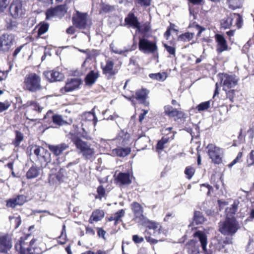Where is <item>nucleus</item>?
<instances>
[{
  "label": "nucleus",
  "mask_w": 254,
  "mask_h": 254,
  "mask_svg": "<svg viewBox=\"0 0 254 254\" xmlns=\"http://www.w3.org/2000/svg\"><path fill=\"white\" fill-rule=\"evenodd\" d=\"M69 138L75 145L78 153L86 160H91L95 154V149L91 144L82 140L78 135V133L70 131Z\"/></svg>",
  "instance_id": "f257e3e1"
},
{
  "label": "nucleus",
  "mask_w": 254,
  "mask_h": 254,
  "mask_svg": "<svg viewBox=\"0 0 254 254\" xmlns=\"http://www.w3.org/2000/svg\"><path fill=\"white\" fill-rule=\"evenodd\" d=\"M124 26L127 28L136 29V33L145 35L152 32L151 24L149 21H146L140 24L137 17L134 13L131 11L128 13L124 20Z\"/></svg>",
  "instance_id": "f03ea898"
},
{
  "label": "nucleus",
  "mask_w": 254,
  "mask_h": 254,
  "mask_svg": "<svg viewBox=\"0 0 254 254\" xmlns=\"http://www.w3.org/2000/svg\"><path fill=\"white\" fill-rule=\"evenodd\" d=\"M218 231L224 236H233L240 228L239 224L235 218L226 217L218 224Z\"/></svg>",
  "instance_id": "7ed1b4c3"
},
{
  "label": "nucleus",
  "mask_w": 254,
  "mask_h": 254,
  "mask_svg": "<svg viewBox=\"0 0 254 254\" xmlns=\"http://www.w3.org/2000/svg\"><path fill=\"white\" fill-rule=\"evenodd\" d=\"M164 113L169 119L174 121L179 125L184 124L188 117L181 109L174 108L170 105L164 107Z\"/></svg>",
  "instance_id": "20e7f679"
},
{
  "label": "nucleus",
  "mask_w": 254,
  "mask_h": 254,
  "mask_svg": "<svg viewBox=\"0 0 254 254\" xmlns=\"http://www.w3.org/2000/svg\"><path fill=\"white\" fill-rule=\"evenodd\" d=\"M72 23L76 28L81 30L90 28L92 24L88 13L81 12L78 10H75V12L73 14Z\"/></svg>",
  "instance_id": "39448f33"
},
{
  "label": "nucleus",
  "mask_w": 254,
  "mask_h": 254,
  "mask_svg": "<svg viewBox=\"0 0 254 254\" xmlns=\"http://www.w3.org/2000/svg\"><path fill=\"white\" fill-rule=\"evenodd\" d=\"M207 152L212 163L219 165L223 162L224 151L222 148L213 143H209L206 146Z\"/></svg>",
  "instance_id": "423d86ee"
},
{
  "label": "nucleus",
  "mask_w": 254,
  "mask_h": 254,
  "mask_svg": "<svg viewBox=\"0 0 254 254\" xmlns=\"http://www.w3.org/2000/svg\"><path fill=\"white\" fill-rule=\"evenodd\" d=\"M148 34H141L142 37L139 39L138 49L143 53L154 54L157 51L158 47L156 42L147 39L149 37Z\"/></svg>",
  "instance_id": "0eeeda50"
},
{
  "label": "nucleus",
  "mask_w": 254,
  "mask_h": 254,
  "mask_svg": "<svg viewBox=\"0 0 254 254\" xmlns=\"http://www.w3.org/2000/svg\"><path fill=\"white\" fill-rule=\"evenodd\" d=\"M173 127H169L163 129V136L158 141L155 148L157 152H160L167 147V144L174 139L176 131L172 130Z\"/></svg>",
  "instance_id": "6e6552de"
},
{
  "label": "nucleus",
  "mask_w": 254,
  "mask_h": 254,
  "mask_svg": "<svg viewBox=\"0 0 254 254\" xmlns=\"http://www.w3.org/2000/svg\"><path fill=\"white\" fill-rule=\"evenodd\" d=\"M115 183L120 187L128 186L134 179L132 169L128 170L126 172H120L114 175Z\"/></svg>",
  "instance_id": "1a4fd4ad"
},
{
  "label": "nucleus",
  "mask_w": 254,
  "mask_h": 254,
  "mask_svg": "<svg viewBox=\"0 0 254 254\" xmlns=\"http://www.w3.org/2000/svg\"><path fill=\"white\" fill-rule=\"evenodd\" d=\"M10 15L14 19L23 17L25 14V9L23 6L22 0H12L9 7Z\"/></svg>",
  "instance_id": "9d476101"
},
{
  "label": "nucleus",
  "mask_w": 254,
  "mask_h": 254,
  "mask_svg": "<svg viewBox=\"0 0 254 254\" xmlns=\"http://www.w3.org/2000/svg\"><path fill=\"white\" fill-rule=\"evenodd\" d=\"M114 62L111 60H107L105 64H101L102 73L107 79H110L115 77L119 72L121 66H114Z\"/></svg>",
  "instance_id": "9b49d317"
},
{
  "label": "nucleus",
  "mask_w": 254,
  "mask_h": 254,
  "mask_svg": "<svg viewBox=\"0 0 254 254\" xmlns=\"http://www.w3.org/2000/svg\"><path fill=\"white\" fill-rule=\"evenodd\" d=\"M221 81V84L224 89H231L236 86L239 81V78L235 74H229L227 73H222L219 74Z\"/></svg>",
  "instance_id": "f8f14e48"
},
{
  "label": "nucleus",
  "mask_w": 254,
  "mask_h": 254,
  "mask_svg": "<svg viewBox=\"0 0 254 254\" xmlns=\"http://www.w3.org/2000/svg\"><path fill=\"white\" fill-rule=\"evenodd\" d=\"M34 153L36 156L35 159V165L39 167H46L48 162L49 153L44 147L39 146L36 148Z\"/></svg>",
  "instance_id": "ddd939ff"
},
{
  "label": "nucleus",
  "mask_w": 254,
  "mask_h": 254,
  "mask_svg": "<svg viewBox=\"0 0 254 254\" xmlns=\"http://www.w3.org/2000/svg\"><path fill=\"white\" fill-rule=\"evenodd\" d=\"M82 83V79L80 78H67L65 85L60 89V92L63 94H65L67 92L76 90L79 88Z\"/></svg>",
  "instance_id": "4468645a"
},
{
  "label": "nucleus",
  "mask_w": 254,
  "mask_h": 254,
  "mask_svg": "<svg viewBox=\"0 0 254 254\" xmlns=\"http://www.w3.org/2000/svg\"><path fill=\"white\" fill-rule=\"evenodd\" d=\"M14 36L4 33L0 36V52H8L14 42Z\"/></svg>",
  "instance_id": "2eb2a0df"
},
{
  "label": "nucleus",
  "mask_w": 254,
  "mask_h": 254,
  "mask_svg": "<svg viewBox=\"0 0 254 254\" xmlns=\"http://www.w3.org/2000/svg\"><path fill=\"white\" fill-rule=\"evenodd\" d=\"M149 91L146 88H142L135 91V95L131 97L130 99H135L140 104L145 107L149 106V102L147 101Z\"/></svg>",
  "instance_id": "dca6fc26"
},
{
  "label": "nucleus",
  "mask_w": 254,
  "mask_h": 254,
  "mask_svg": "<svg viewBox=\"0 0 254 254\" xmlns=\"http://www.w3.org/2000/svg\"><path fill=\"white\" fill-rule=\"evenodd\" d=\"M43 74L50 82L62 81L64 77L62 72L55 69L44 71Z\"/></svg>",
  "instance_id": "f3484780"
},
{
  "label": "nucleus",
  "mask_w": 254,
  "mask_h": 254,
  "mask_svg": "<svg viewBox=\"0 0 254 254\" xmlns=\"http://www.w3.org/2000/svg\"><path fill=\"white\" fill-rule=\"evenodd\" d=\"M215 38L216 42V52L218 53H221L223 52L228 50V45L224 36L216 34L215 35Z\"/></svg>",
  "instance_id": "a211bd4d"
},
{
  "label": "nucleus",
  "mask_w": 254,
  "mask_h": 254,
  "mask_svg": "<svg viewBox=\"0 0 254 254\" xmlns=\"http://www.w3.org/2000/svg\"><path fill=\"white\" fill-rule=\"evenodd\" d=\"M130 137V134L128 132L122 130L117 137V145L124 147L129 146L128 145L129 144Z\"/></svg>",
  "instance_id": "6ab92c4d"
},
{
  "label": "nucleus",
  "mask_w": 254,
  "mask_h": 254,
  "mask_svg": "<svg viewBox=\"0 0 254 254\" xmlns=\"http://www.w3.org/2000/svg\"><path fill=\"white\" fill-rule=\"evenodd\" d=\"M12 247L11 239L7 235H0V252L6 253Z\"/></svg>",
  "instance_id": "aec40b11"
},
{
  "label": "nucleus",
  "mask_w": 254,
  "mask_h": 254,
  "mask_svg": "<svg viewBox=\"0 0 254 254\" xmlns=\"http://www.w3.org/2000/svg\"><path fill=\"white\" fill-rule=\"evenodd\" d=\"M130 208L135 218L142 220L144 218V209L142 206L136 201H133L130 204Z\"/></svg>",
  "instance_id": "412c9836"
},
{
  "label": "nucleus",
  "mask_w": 254,
  "mask_h": 254,
  "mask_svg": "<svg viewBox=\"0 0 254 254\" xmlns=\"http://www.w3.org/2000/svg\"><path fill=\"white\" fill-rule=\"evenodd\" d=\"M131 151V148L130 146H121L117 145L116 148L112 150V153L114 155L120 157H125L128 155Z\"/></svg>",
  "instance_id": "4be33fe9"
},
{
  "label": "nucleus",
  "mask_w": 254,
  "mask_h": 254,
  "mask_svg": "<svg viewBox=\"0 0 254 254\" xmlns=\"http://www.w3.org/2000/svg\"><path fill=\"white\" fill-rule=\"evenodd\" d=\"M32 240L29 242L30 245L28 246L25 242L20 240L15 245V248L20 254H32L31 252V244Z\"/></svg>",
  "instance_id": "5701e85b"
},
{
  "label": "nucleus",
  "mask_w": 254,
  "mask_h": 254,
  "mask_svg": "<svg viewBox=\"0 0 254 254\" xmlns=\"http://www.w3.org/2000/svg\"><path fill=\"white\" fill-rule=\"evenodd\" d=\"M69 147L68 144L63 143L57 145H49L48 148L56 156H59Z\"/></svg>",
  "instance_id": "b1692460"
},
{
  "label": "nucleus",
  "mask_w": 254,
  "mask_h": 254,
  "mask_svg": "<svg viewBox=\"0 0 254 254\" xmlns=\"http://www.w3.org/2000/svg\"><path fill=\"white\" fill-rule=\"evenodd\" d=\"M99 77V71H95L93 70H91L86 75L84 81L87 85H91L93 84L98 78Z\"/></svg>",
  "instance_id": "393cba45"
},
{
  "label": "nucleus",
  "mask_w": 254,
  "mask_h": 254,
  "mask_svg": "<svg viewBox=\"0 0 254 254\" xmlns=\"http://www.w3.org/2000/svg\"><path fill=\"white\" fill-rule=\"evenodd\" d=\"M125 211L123 209H120L114 214L113 215L106 218L108 221H114V225H117L119 223L122 222V218L124 216Z\"/></svg>",
  "instance_id": "a878e982"
},
{
  "label": "nucleus",
  "mask_w": 254,
  "mask_h": 254,
  "mask_svg": "<svg viewBox=\"0 0 254 254\" xmlns=\"http://www.w3.org/2000/svg\"><path fill=\"white\" fill-rule=\"evenodd\" d=\"M104 212L102 210L95 209L90 215L88 222L90 224H93L94 222H98L104 217Z\"/></svg>",
  "instance_id": "bb28decb"
},
{
  "label": "nucleus",
  "mask_w": 254,
  "mask_h": 254,
  "mask_svg": "<svg viewBox=\"0 0 254 254\" xmlns=\"http://www.w3.org/2000/svg\"><path fill=\"white\" fill-rule=\"evenodd\" d=\"M81 120L84 122L92 121L94 126H96L98 119L94 112H86L81 115Z\"/></svg>",
  "instance_id": "cd10ccee"
},
{
  "label": "nucleus",
  "mask_w": 254,
  "mask_h": 254,
  "mask_svg": "<svg viewBox=\"0 0 254 254\" xmlns=\"http://www.w3.org/2000/svg\"><path fill=\"white\" fill-rule=\"evenodd\" d=\"M80 51L83 53L86 54L87 55V57H86L85 61L83 62V63L82 64V67H85L86 69L87 68L86 64L89 62V61L91 59L92 57L93 56H96L97 55V50L93 49L91 51L88 49H86L85 50H80Z\"/></svg>",
  "instance_id": "c85d7f7f"
},
{
  "label": "nucleus",
  "mask_w": 254,
  "mask_h": 254,
  "mask_svg": "<svg viewBox=\"0 0 254 254\" xmlns=\"http://www.w3.org/2000/svg\"><path fill=\"white\" fill-rule=\"evenodd\" d=\"M194 33L187 32L180 34L178 37V41L183 42H189L194 37Z\"/></svg>",
  "instance_id": "c756f323"
},
{
  "label": "nucleus",
  "mask_w": 254,
  "mask_h": 254,
  "mask_svg": "<svg viewBox=\"0 0 254 254\" xmlns=\"http://www.w3.org/2000/svg\"><path fill=\"white\" fill-rule=\"evenodd\" d=\"M149 77L153 80L159 81H164L167 77V73L165 72H158L155 73H150Z\"/></svg>",
  "instance_id": "7c9ffc66"
},
{
  "label": "nucleus",
  "mask_w": 254,
  "mask_h": 254,
  "mask_svg": "<svg viewBox=\"0 0 254 254\" xmlns=\"http://www.w3.org/2000/svg\"><path fill=\"white\" fill-rule=\"evenodd\" d=\"M193 220L196 225H198L202 224L206 219L202 212L199 211H195Z\"/></svg>",
  "instance_id": "2f4dec72"
},
{
  "label": "nucleus",
  "mask_w": 254,
  "mask_h": 254,
  "mask_svg": "<svg viewBox=\"0 0 254 254\" xmlns=\"http://www.w3.org/2000/svg\"><path fill=\"white\" fill-rule=\"evenodd\" d=\"M233 20V19L230 16L225 17L221 20V27L224 29L230 28L232 25Z\"/></svg>",
  "instance_id": "473e14b6"
},
{
  "label": "nucleus",
  "mask_w": 254,
  "mask_h": 254,
  "mask_svg": "<svg viewBox=\"0 0 254 254\" xmlns=\"http://www.w3.org/2000/svg\"><path fill=\"white\" fill-rule=\"evenodd\" d=\"M200 190L203 193H206L207 196H211V192L213 191V187L208 184H202L200 185Z\"/></svg>",
  "instance_id": "72a5a7b5"
},
{
  "label": "nucleus",
  "mask_w": 254,
  "mask_h": 254,
  "mask_svg": "<svg viewBox=\"0 0 254 254\" xmlns=\"http://www.w3.org/2000/svg\"><path fill=\"white\" fill-rule=\"evenodd\" d=\"M23 87L25 90L32 91V73H29L25 76Z\"/></svg>",
  "instance_id": "f704fd0d"
},
{
  "label": "nucleus",
  "mask_w": 254,
  "mask_h": 254,
  "mask_svg": "<svg viewBox=\"0 0 254 254\" xmlns=\"http://www.w3.org/2000/svg\"><path fill=\"white\" fill-rule=\"evenodd\" d=\"M49 24L45 22H41L36 28L38 27V36L39 37L46 33L49 29Z\"/></svg>",
  "instance_id": "c9c22d12"
},
{
  "label": "nucleus",
  "mask_w": 254,
  "mask_h": 254,
  "mask_svg": "<svg viewBox=\"0 0 254 254\" xmlns=\"http://www.w3.org/2000/svg\"><path fill=\"white\" fill-rule=\"evenodd\" d=\"M229 8L235 10L239 8L242 6L241 0H227Z\"/></svg>",
  "instance_id": "e433bc0d"
},
{
  "label": "nucleus",
  "mask_w": 254,
  "mask_h": 254,
  "mask_svg": "<svg viewBox=\"0 0 254 254\" xmlns=\"http://www.w3.org/2000/svg\"><path fill=\"white\" fill-rule=\"evenodd\" d=\"M15 139L13 140L12 144L14 145L15 147H18L20 142L23 140V134L19 130H15Z\"/></svg>",
  "instance_id": "4c0bfd02"
},
{
  "label": "nucleus",
  "mask_w": 254,
  "mask_h": 254,
  "mask_svg": "<svg viewBox=\"0 0 254 254\" xmlns=\"http://www.w3.org/2000/svg\"><path fill=\"white\" fill-rule=\"evenodd\" d=\"M52 120L55 125L59 126H61L66 124V122L64 121L62 116L60 115L55 114L53 115L52 117Z\"/></svg>",
  "instance_id": "58836bf2"
},
{
  "label": "nucleus",
  "mask_w": 254,
  "mask_h": 254,
  "mask_svg": "<svg viewBox=\"0 0 254 254\" xmlns=\"http://www.w3.org/2000/svg\"><path fill=\"white\" fill-rule=\"evenodd\" d=\"M40 78L35 73L33 74V91L41 89Z\"/></svg>",
  "instance_id": "ea45409f"
},
{
  "label": "nucleus",
  "mask_w": 254,
  "mask_h": 254,
  "mask_svg": "<svg viewBox=\"0 0 254 254\" xmlns=\"http://www.w3.org/2000/svg\"><path fill=\"white\" fill-rule=\"evenodd\" d=\"M229 89H224L223 90L225 91L226 99H229L231 103H233L236 97V90L231 88Z\"/></svg>",
  "instance_id": "a19ab883"
},
{
  "label": "nucleus",
  "mask_w": 254,
  "mask_h": 254,
  "mask_svg": "<svg viewBox=\"0 0 254 254\" xmlns=\"http://www.w3.org/2000/svg\"><path fill=\"white\" fill-rule=\"evenodd\" d=\"M195 172V169L191 166H187L185 170L184 173L186 178L190 180L192 178Z\"/></svg>",
  "instance_id": "79ce46f5"
},
{
  "label": "nucleus",
  "mask_w": 254,
  "mask_h": 254,
  "mask_svg": "<svg viewBox=\"0 0 254 254\" xmlns=\"http://www.w3.org/2000/svg\"><path fill=\"white\" fill-rule=\"evenodd\" d=\"M211 100H209L206 102H202L198 104L196 107V109L198 112H201L207 110L210 107V103Z\"/></svg>",
  "instance_id": "37998d69"
},
{
  "label": "nucleus",
  "mask_w": 254,
  "mask_h": 254,
  "mask_svg": "<svg viewBox=\"0 0 254 254\" xmlns=\"http://www.w3.org/2000/svg\"><path fill=\"white\" fill-rule=\"evenodd\" d=\"M57 17H62L66 12V8L65 5H59L55 7Z\"/></svg>",
  "instance_id": "c03bdc74"
},
{
  "label": "nucleus",
  "mask_w": 254,
  "mask_h": 254,
  "mask_svg": "<svg viewBox=\"0 0 254 254\" xmlns=\"http://www.w3.org/2000/svg\"><path fill=\"white\" fill-rule=\"evenodd\" d=\"M17 22L15 20L12 19H8L6 20L5 27L8 30H12L14 28L16 27Z\"/></svg>",
  "instance_id": "a18cd8bd"
},
{
  "label": "nucleus",
  "mask_w": 254,
  "mask_h": 254,
  "mask_svg": "<svg viewBox=\"0 0 254 254\" xmlns=\"http://www.w3.org/2000/svg\"><path fill=\"white\" fill-rule=\"evenodd\" d=\"M98 195L95 196L96 198L101 199L106 195V190L103 185H100L97 189Z\"/></svg>",
  "instance_id": "49530a36"
},
{
  "label": "nucleus",
  "mask_w": 254,
  "mask_h": 254,
  "mask_svg": "<svg viewBox=\"0 0 254 254\" xmlns=\"http://www.w3.org/2000/svg\"><path fill=\"white\" fill-rule=\"evenodd\" d=\"M220 182V178L218 177L216 175L212 174L211 176L210 182L213 185L216 190L219 189V183Z\"/></svg>",
  "instance_id": "de8ad7c7"
},
{
  "label": "nucleus",
  "mask_w": 254,
  "mask_h": 254,
  "mask_svg": "<svg viewBox=\"0 0 254 254\" xmlns=\"http://www.w3.org/2000/svg\"><path fill=\"white\" fill-rule=\"evenodd\" d=\"M243 152H239L236 157L234 159L230 164L228 165L229 168H231L233 166L237 163L241 162L242 161Z\"/></svg>",
  "instance_id": "09e8293b"
},
{
  "label": "nucleus",
  "mask_w": 254,
  "mask_h": 254,
  "mask_svg": "<svg viewBox=\"0 0 254 254\" xmlns=\"http://www.w3.org/2000/svg\"><path fill=\"white\" fill-rule=\"evenodd\" d=\"M65 226L64 225L63 226V230L61 233V235L58 238V242L60 244H64L66 242V235H65Z\"/></svg>",
  "instance_id": "8fccbe9b"
},
{
  "label": "nucleus",
  "mask_w": 254,
  "mask_h": 254,
  "mask_svg": "<svg viewBox=\"0 0 254 254\" xmlns=\"http://www.w3.org/2000/svg\"><path fill=\"white\" fill-rule=\"evenodd\" d=\"M13 198L16 200L18 205H22L27 201V197L24 195H18Z\"/></svg>",
  "instance_id": "3c124183"
},
{
  "label": "nucleus",
  "mask_w": 254,
  "mask_h": 254,
  "mask_svg": "<svg viewBox=\"0 0 254 254\" xmlns=\"http://www.w3.org/2000/svg\"><path fill=\"white\" fill-rule=\"evenodd\" d=\"M66 172L64 169L61 168L56 174V178L59 181H63Z\"/></svg>",
  "instance_id": "603ef678"
},
{
  "label": "nucleus",
  "mask_w": 254,
  "mask_h": 254,
  "mask_svg": "<svg viewBox=\"0 0 254 254\" xmlns=\"http://www.w3.org/2000/svg\"><path fill=\"white\" fill-rule=\"evenodd\" d=\"M163 46L167 51V52L171 55L175 56L176 55V48L174 46H170L167 44H163Z\"/></svg>",
  "instance_id": "864d4df0"
},
{
  "label": "nucleus",
  "mask_w": 254,
  "mask_h": 254,
  "mask_svg": "<svg viewBox=\"0 0 254 254\" xmlns=\"http://www.w3.org/2000/svg\"><path fill=\"white\" fill-rule=\"evenodd\" d=\"M46 19L57 16L55 7L48 9L46 12Z\"/></svg>",
  "instance_id": "5fc2aeb1"
},
{
  "label": "nucleus",
  "mask_w": 254,
  "mask_h": 254,
  "mask_svg": "<svg viewBox=\"0 0 254 254\" xmlns=\"http://www.w3.org/2000/svg\"><path fill=\"white\" fill-rule=\"evenodd\" d=\"M247 163L248 167L254 165V150H252L250 153L247 160Z\"/></svg>",
  "instance_id": "6e6d98bb"
},
{
  "label": "nucleus",
  "mask_w": 254,
  "mask_h": 254,
  "mask_svg": "<svg viewBox=\"0 0 254 254\" xmlns=\"http://www.w3.org/2000/svg\"><path fill=\"white\" fill-rule=\"evenodd\" d=\"M81 254H109L108 251H105L104 250H98L96 252H94L91 250L87 251Z\"/></svg>",
  "instance_id": "4d7b16f0"
},
{
  "label": "nucleus",
  "mask_w": 254,
  "mask_h": 254,
  "mask_svg": "<svg viewBox=\"0 0 254 254\" xmlns=\"http://www.w3.org/2000/svg\"><path fill=\"white\" fill-rule=\"evenodd\" d=\"M190 27H193L194 28L196 29L197 30V37H199L200 36L201 34L202 31L205 30V28L200 26L198 24H196L195 23H193L191 26H190Z\"/></svg>",
  "instance_id": "13d9d810"
},
{
  "label": "nucleus",
  "mask_w": 254,
  "mask_h": 254,
  "mask_svg": "<svg viewBox=\"0 0 254 254\" xmlns=\"http://www.w3.org/2000/svg\"><path fill=\"white\" fill-rule=\"evenodd\" d=\"M10 106V103L8 101L4 102H0V113L3 112L7 110Z\"/></svg>",
  "instance_id": "bf43d9fd"
},
{
  "label": "nucleus",
  "mask_w": 254,
  "mask_h": 254,
  "mask_svg": "<svg viewBox=\"0 0 254 254\" xmlns=\"http://www.w3.org/2000/svg\"><path fill=\"white\" fill-rule=\"evenodd\" d=\"M97 236L99 238H101L104 240H106L105 235L106 234V231H105L102 227H97Z\"/></svg>",
  "instance_id": "052dcab7"
},
{
  "label": "nucleus",
  "mask_w": 254,
  "mask_h": 254,
  "mask_svg": "<svg viewBox=\"0 0 254 254\" xmlns=\"http://www.w3.org/2000/svg\"><path fill=\"white\" fill-rule=\"evenodd\" d=\"M43 167H39L36 165H35V167L33 166V178L38 176Z\"/></svg>",
  "instance_id": "680f3d73"
},
{
  "label": "nucleus",
  "mask_w": 254,
  "mask_h": 254,
  "mask_svg": "<svg viewBox=\"0 0 254 254\" xmlns=\"http://www.w3.org/2000/svg\"><path fill=\"white\" fill-rule=\"evenodd\" d=\"M16 202V200H14L13 198L8 199L6 201V205L7 207L14 208L18 205Z\"/></svg>",
  "instance_id": "e2e57ef3"
},
{
  "label": "nucleus",
  "mask_w": 254,
  "mask_h": 254,
  "mask_svg": "<svg viewBox=\"0 0 254 254\" xmlns=\"http://www.w3.org/2000/svg\"><path fill=\"white\" fill-rule=\"evenodd\" d=\"M136 2L142 7H148L151 4V0H136Z\"/></svg>",
  "instance_id": "0e129e2a"
},
{
  "label": "nucleus",
  "mask_w": 254,
  "mask_h": 254,
  "mask_svg": "<svg viewBox=\"0 0 254 254\" xmlns=\"http://www.w3.org/2000/svg\"><path fill=\"white\" fill-rule=\"evenodd\" d=\"M158 225L157 223L149 220L146 222V227L149 229L156 230L158 228Z\"/></svg>",
  "instance_id": "69168bd1"
},
{
  "label": "nucleus",
  "mask_w": 254,
  "mask_h": 254,
  "mask_svg": "<svg viewBox=\"0 0 254 254\" xmlns=\"http://www.w3.org/2000/svg\"><path fill=\"white\" fill-rule=\"evenodd\" d=\"M10 219H14V228L15 229H17L21 224V219L20 216H18V217H9Z\"/></svg>",
  "instance_id": "338daca9"
},
{
  "label": "nucleus",
  "mask_w": 254,
  "mask_h": 254,
  "mask_svg": "<svg viewBox=\"0 0 254 254\" xmlns=\"http://www.w3.org/2000/svg\"><path fill=\"white\" fill-rule=\"evenodd\" d=\"M8 3V0H0V13L4 11Z\"/></svg>",
  "instance_id": "774afa93"
}]
</instances>
